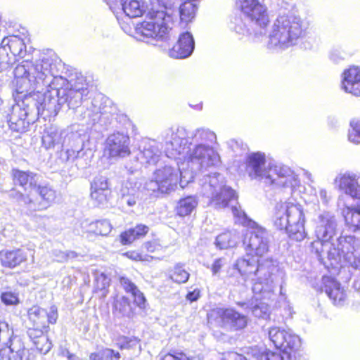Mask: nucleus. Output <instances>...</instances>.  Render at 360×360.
<instances>
[{
	"mask_svg": "<svg viewBox=\"0 0 360 360\" xmlns=\"http://www.w3.org/2000/svg\"><path fill=\"white\" fill-rule=\"evenodd\" d=\"M165 153L174 160L186 161L187 168L183 166L181 184L193 181L201 173L199 179L202 194L208 198L210 204L215 209L226 207L237 198L236 191L225 184L224 176L217 172H207V168L216 165L219 155L212 144L217 141L215 133L207 128L200 127L188 131L178 127L175 131L168 129L164 135Z\"/></svg>",
	"mask_w": 360,
	"mask_h": 360,
	"instance_id": "obj_1",
	"label": "nucleus"
},
{
	"mask_svg": "<svg viewBox=\"0 0 360 360\" xmlns=\"http://www.w3.org/2000/svg\"><path fill=\"white\" fill-rule=\"evenodd\" d=\"M316 240L310 244L311 252L316 255L326 269L348 265L360 270V238L354 236L338 234V223L330 212L320 213L315 220Z\"/></svg>",
	"mask_w": 360,
	"mask_h": 360,
	"instance_id": "obj_2",
	"label": "nucleus"
},
{
	"mask_svg": "<svg viewBox=\"0 0 360 360\" xmlns=\"http://www.w3.org/2000/svg\"><path fill=\"white\" fill-rule=\"evenodd\" d=\"M37 73L38 80L34 84L40 86L51 84L56 86L60 108L67 105L69 109L75 110L82 104L83 97L89 94L88 84L85 77L77 72H65L64 63L56 56H43L34 61L25 60L22 66L17 70V75L22 76L29 70Z\"/></svg>",
	"mask_w": 360,
	"mask_h": 360,
	"instance_id": "obj_3",
	"label": "nucleus"
},
{
	"mask_svg": "<svg viewBox=\"0 0 360 360\" xmlns=\"http://www.w3.org/2000/svg\"><path fill=\"white\" fill-rule=\"evenodd\" d=\"M248 252L238 258L226 272V281L231 285H243L252 276H256L252 290L262 298L269 297L274 288L275 273L278 271L276 262L271 259H258Z\"/></svg>",
	"mask_w": 360,
	"mask_h": 360,
	"instance_id": "obj_4",
	"label": "nucleus"
},
{
	"mask_svg": "<svg viewBox=\"0 0 360 360\" xmlns=\"http://www.w3.org/2000/svg\"><path fill=\"white\" fill-rule=\"evenodd\" d=\"M184 165V162H181L180 165L179 160L176 163V167L165 165L155 170L153 173L154 179L146 181L143 185L136 180L129 179L120 191L121 204L133 207L148 194L159 198L174 191L179 181L181 184V173ZM183 184L184 186L180 184L182 188L187 185L185 182Z\"/></svg>",
	"mask_w": 360,
	"mask_h": 360,
	"instance_id": "obj_5",
	"label": "nucleus"
},
{
	"mask_svg": "<svg viewBox=\"0 0 360 360\" xmlns=\"http://www.w3.org/2000/svg\"><path fill=\"white\" fill-rule=\"evenodd\" d=\"M24 60L14 69L13 73L15 82V92L23 94L25 98H30L36 101V116L41 115L44 117H55L58 115L60 104L58 97L56 86H43L39 87L34 85L35 80H38L37 73L34 74L30 68L22 76L17 75V70L22 66Z\"/></svg>",
	"mask_w": 360,
	"mask_h": 360,
	"instance_id": "obj_6",
	"label": "nucleus"
},
{
	"mask_svg": "<svg viewBox=\"0 0 360 360\" xmlns=\"http://www.w3.org/2000/svg\"><path fill=\"white\" fill-rule=\"evenodd\" d=\"M236 4L240 12L231 18L229 29L241 36L264 34L269 22L266 8L257 0H236Z\"/></svg>",
	"mask_w": 360,
	"mask_h": 360,
	"instance_id": "obj_7",
	"label": "nucleus"
},
{
	"mask_svg": "<svg viewBox=\"0 0 360 360\" xmlns=\"http://www.w3.org/2000/svg\"><path fill=\"white\" fill-rule=\"evenodd\" d=\"M307 26L298 15H279L274 22L269 35L270 49L285 50L298 44L306 34Z\"/></svg>",
	"mask_w": 360,
	"mask_h": 360,
	"instance_id": "obj_8",
	"label": "nucleus"
},
{
	"mask_svg": "<svg viewBox=\"0 0 360 360\" xmlns=\"http://www.w3.org/2000/svg\"><path fill=\"white\" fill-rule=\"evenodd\" d=\"M172 0L163 3L165 11L152 9L148 12L146 20L138 23L136 27V34L139 39L146 43L155 44L159 41H167L171 39L168 22L172 20V11L174 4Z\"/></svg>",
	"mask_w": 360,
	"mask_h": 360,
	"instance_id": "obj_9",
	"label": "nucleus"
},
{
	"mask_svg": "<svg viewBox=\"0 0 360 360\" xmlns=\"http://www.w3.org/2000/svg\"><path fill=\"white\" fill-rule=\"evenodd\" d=\"M304 214L302 205L291 202L276 204L274 224L277 229L284 230L289 237L301 241L306 237Z\"/></svg>",
	"mask_w": 360,
	"mask_h": 360,
	"instance_id": "obj_10",
	"label": "nucleus"
},
{
	"mask_svg": "<svg viewBox=\"0 0 360 360\" xmlns=\"http://www.w3.org/2000/svg\"><path fill=\"white\" fill-rule=\"evenodd\" d=\"M18 103L5 112L8 128L12 132L23 134L27 132L30 125L34 122L36 101L30 98H25L23 94L16 92Z\"/></svg>",
	"mask_w": 360,
	"mask_h": 360,
	"instance_id": "obj_11",
	"label": "nucleus"
},
{
	"mask_svg": "<svg viewBox=\"0 0 360 360\" xmlns=\"http://www.w3.org/2000/svg\"><path fill=\"white\" fill-rule=\"evenodd\" d=\"M271 235L263 226L250 221L244 236L243 245L250 254L262 257L269 251Z\"/></svg>",
	"mask_w": 360,
	"mask_h": 360,
	"instance_id": "obj_12",
	"label": "nucleus"
},
{
	"mask_svg": "<svg viewBox=\"0 0 360 360\" xmlns=\"http://www.w3.org/2000/svg\"><path fill=\"white\" fill-rule=\"evenodd\" d=\"M215 314L219 319V323L221 328L229 331H239L244 329L248 325V317L236 311L234 308H217L214 309L210 316Z\"/></svg>",
	"mask_w": 360,
	"mask_h": 360,
	"instance_id": "obj_13",
	"label": "nucleus"
},
{
	"mask_svg": "<svg viewBox=\"0 0 360 360\" xmlns=\"http://www.w3.org/2000/svg\"><path fill=\"white\" fill-rule=\"evenodd\" d=\"M269 165H266L265 154L261 152L251 153L246 158L245 170L252 179L262 180L266 182V178L272 179L269 173Z\"/></svg>",
	"mask_w": 360,
	"mask_h": 360,
	"instance_id": "obj_14",
	"label": "nucleus"
},
{
	"mask_svg": "<svg viewBox=\"0 0 360 360\" xmlns=\"http://www.w3.org/2000/svg\"><path fill=\"white\" fill-rule=\"evenodd\" d=\"M108 179L104 176H96L91 183V199L94 206L106 207L111 197Z\"/></svg>",
	"mask_w": 360,
	"mask_h": 360,
	"instance_id": "obj_15",
	"label": "nucleus"
},
{
	"mask_svg": "<svg viewBox=\"0 0 360 360\" xmlns=\"http://www.w3.org/2000/svg\"><path fill=\"white\" fill-rule=\"evenodd\" d=\"M338 188L352 199L360 200V174L346 172L335 179Z\"/></svg>",
	"mask_w": 360,
	"mask_h": 360,
	"instance_id": "obj_16",
	"label": "nucleus"
},
{
	"mask_svg": "<svg viewBox=\"0 0 360 360\" xmlns=\"http://www.w3.org/2000/svg\"><path fill=\"white\" fill-rule=\"evenodd\" d=\"M34 192L38 195L35 200L32 198L31 214L36 211L49 208L56 199V191L49 184H40Z\"/></svg>",
	"mask_w": 360,
	"mask_h": 360,
	"instance_id": "obj_17",
	"label": "nucleus"
},
{
	"mask_svg": "<svg viewBox=\"0 0 360 360\" xmlns=\"http://www.w3.org/2000/svg\"><path fill=\"white\" fill-rule=\"evenodd\" d=\"M322 291H324L333 304L338 307H342L347 300L346 290L341 284L330 276H323Z\"/></svg>",
	"mask_w": 360,
	"mask_h": 360,
	"instance_id": "obj_18",
	"label": "nucleus"
},
{
	"mask_svg": "<svg viewBox=\"0 0 360 360\" xmlns=\"http://www.w3.org/2000/svg\"><path fill=\"white\" fill-rule=\"evenodd\" d=\"M269 173L273 176V180L266 178V184H276L283 187H292L295 184L296 176L293 171L288 166L276 165L270 166Z\"/></svg>",
	"mask_w": 360,
	"mask_h": 360,
	"instance_id": "obj_19",
	"label": "nucleus"
},
{
	"mask_svg": "<svg viewBox=\"0 0 360 360\" xmlns=\"http://www.w3.org/2000/svg\"><path fill=\"white\" fill-rule=\"evenodd\" d=\"M96 101H86L85 105H80L74 110L75 118L83 124L94 125L105 115V112L101 111Z\"/></svg>",
	"mask_w": 360,
	"mask_h": 360,
	"instance_id": "obj_20",
	"label": "nucleus"
},
{
	"mask_svg": "<svg viewBox=\"0 0 360 360\" xmlns=\"http://www.w3.org/2000/svg\"><path fill=\"white\" fill-rule=\"evenodd\" d=\"M129 139L124 133H114L106 141V148L111 157H125L130 153Z\"/></svg>",
	"mask_w": 360,
	"mask_h": 360,
	"instance_id": "obj_21",
	"label": "nucleus"
},
{
	"mask_svg": "<svg viewBox=\"0 0 360 360\" xmlns=\"http://www.w3.org/2000/svg\"><path fill=\"white\" fill-rule=\"evenodd\" d=\"M195 49V41L192 34L188 31L180 34L178 41L169 50V55L174 58L189 57Z\"/></svg>",
	"mask_w": 360,
	"mask_h": 360,
	"instance_id": "obj_22",
	"label": "nucleus"
},
{
	"mask_svg": "<svg viewBox=\"0 0 360 360\" xmlns=\"http://www.w3.org/2000/svg\"><path fill=\"white\" fill-rule=\"evenodd\" d=\"M29 254L33 256L29 249L3 250L0 251V260L3 266L13 269L26 262Z\"/></svg>",
	"mask_w": 360,
	"mask_h": 360,
	"instance_id": "obj_23",
	"label": "nucleus"
},
{
	"mask_svg": "<svg viewBox=\"0 0 360 360\" xmlns=\"http://www.w3.org/2000/svg\"><path fill=\"white\" fill-rule=\"evenodd\" d=\"M342 89L355 96H360V68L351 66L342 73Z\"/></svg>",
	"mask_w": 360,
	"mask_h": 360,
	"instance_id": "obj_24",
	"label": "nucleus"
},
{
	"mask_svg": "<svg viewBox=\"0 0 360 360\" xmlns=\"http://www.w3.org/2000/svg\"><path fill=\"white\" fill-rule=\"evenodd\" d=\"M140 148L139 159L142 162L148 165L156 164L161 155L159 144L155 140L144 139L142 141Z\"/></svg>",
	"mask_w": 360,
	"mask_h": 360,
	"instance_id": "obj_25",
	"label": "nucleus"
},
{
	"mask_svg": "<svg viewBox=\"0 0 360 360\" xmlns=\"http://www.w3.org/2000/svg\"><path fill=\"white\" fill-rule=\"evenodd\" d=\"M1 44L7 47L8 51L11 52L10 56L13 57L14 61L16 60V57L22 58L27 55L26 45L22 39L16 36L8 38L1 34Z\"/></svg>",
	"mask_w": 360,
	"mask_h": 360,
	"instance_id": "obj_26",
	"label": "nucleus"
},
{
	"mask_svg": "<svg viewBox=\"0 0 360 360\" xmlns=\"http://www.w3.org/2000/svg\"><path fill=\"white\" fill-rule=\"evenodd\" d=\"M0 360H30L28 351L25 348L22 342L15 338L11 342L8 353L6 351L0 352Z\"/></svg>",
	"mask_w": 360,
	"mask_h": 360,
	"instance_id": "obj_27",
	"label": "nucleus"
},
{
	"mask_svg": "<svg viewBox=\"0 0 360 360\" xmlns=\"http://www.w3.org/2000/svg\"><path fill=\"white\" fill-rule=\"evenodd\" d=\"M80 131L81 130L75 129V126H73L70 132L64 134V144L70 146L73 153L77 152L76 158L79 156L86 139L85 134Z\"/></svg>",
	"mask_w": 360,
	"mask_h": 360,
	"instance_id": "obj_28",
	"label": "nucleus"
},
{
	"mask_svg": "<svg viewBox=\"0 0 360 360\" xmlns=\"http://www.w3.org/2000/svg\"><path fill=\"white\" fill-rule=\"evenodd\" d=\"M124 13L130 18L141 16L146 11L143 0H120Z\"/></svg>",
	"mask_w": 360,
	"mask_h": 360,
	"instance_id": "obj_29",
	"label": "nucleus"
},
{
	"mask_svg": "<svg viewBox=\"0 0 360 360\" xmlns=\"http://www.w3.org/2000/svg\"><path fill=\"white\" fill-rule=\"evenodd\" d=\"M239 239V232L236 230L227 231L217 236L215 244L219 249H228L235 247Z\"/></svg>",
	"mask_w": 360,
	"mask_h": 360,
	"instance_id": "obj_30",
	"label": "nucleus"
},
{
	"mask_svg": "<svg viewBox=\"0 0 360 360\" xmlns=\"http://www.w3.org/2000/svg\"><path fill=\"white\" fill-rule=\"evenodd\" d=\"M112 314L117 318H130L133 315V309L129 299L122 296L115 300L113 303Z\"/></svg>",
	"mask_w": 360,
	"mask_h": 360,
	"instance_id": "obj_31",
	"label": "nucleus"
},
{
	"mask_svg": "<svg viewBox=\"0 0 360 360\" xmlns=\"http://www.w3.org/2000/svg\"><path fill=\"white\" fill-rule=\"evenodd\" d=\"M29 320L32 322L33 326L37 328H47V311L38 306H33L27 311Z\"/></svg>",
	"mask_w": 360,
	"mask_h": 360,
	"instance_id": "obj_32",
	"label": "nucleus"
},
{
	"mask_svg": "<svg viewBox=\"0 0 360 360\" xmlns=\"http://www.w3.org/2000/svg\"><path fill=\"white\" fill-rule=\"evenodd\" d=\"M342 214L347 226L352 228L354 231L360 229V205L355 206H346Z\"/></svg>",
	"mask_w": 360,
	"mask_h": 360,
	"instance_id": "obj_33",
	"label": "nucleus"
},
{
	"mask_svg": "<svg viewBox=\"0 0 360 360\" xmlns=\"http://www.w3.org/2000/svg\"><path fill=\"white\" fill-rule=\"evenodd\" d=\"M195 1L188 0L180 5L179 7V13L180 17V23L186 25L194 18L197 11V4Z\"/></svg>",
	"mask_w": 360,
	"mask_h": 360,
	"instance_id": "obj_34",
	"label": "nucleus"
},
{
	"mask_svg": "<svg viewBox=\"0 0 360 360\" xmlns=\"http://www.w3.org/2000/svg\"><path fill=\"white\" fill-rule=\"evenodd\" d=\"M198 204L195 196L188 195L179 200L176 210L178 215L185 217L190 215Z\"/></svg>",
	"mask_w": 360,
	"mask_h": 360,
	"instance_id": "obj_35",
	"label": "nucleus"
},
{
	"mask_svg": "<svg viewBox=\"0 0 360 360\" xmlns=\"http://www.w3.org/2000/svg\"><path fill=\"white\" fill-rule=\"evenodd\" d=\"M65 131H53L48 132L42 137V143L46 148H51L56 146H63Z\"/></svg>",
	"mask_w": 360,
	"mask_h": 360,
	"instance_id": "obj_36",
	"label": "nucleus"
},
{
	"mask_svg": "<svg viewBox=\"0 0 360 360\" xmlns=\"http://www.w3.org/2000/svg\"><path fill=\"white\" fill-rule=\"evenodd\" d=\"M17 338L20 342H22L20 337L13 335V330L9 327L6 321H0V342H2L9 349H11V342Z\"/></svg>",
	"mask_w": 360,
	"mask_h": 360,
	"instance_id": "obj_37",
	"label": "nucleus"
},
{
	"mask_svg": "<svg viewBox=\"0 0 360 360\" xmlns=\"http://www.w3.org/2000/svg\"><path fill=\"white\" fill-rule=\"evenodd\" d=\"M288 330L284 329H281L279 327H271L269 330V340L272 342L275 347L279 349L280 347H285L284 345V340L285 335H286V333Z\"/></svg>",
	"mask_w": 360,
	"mask_h": 360,
	"instance_id": "obj_38",
	"label": "nucleus"
},
{
	"mask_svg": "<svg viewBox=\"0 0 360 360\" xmlns=\"http://www.w3.org/2000/svg\"><path fill=\"white\" fill-rule=\"evenodd\" d=\"M89 228L96 235L107 236L111 232L112 226L108 220L101 219L91 223Z\"/></svg>",
	"mask_w": 360,
	"mask_h": 360,
	"instance_id": "obj_39",
	"label": "nucleus"
},
{
	"mask_svg": "<svg viewBox=\"0 0 360 360\" xmlns=\"http://www.w3.org/2000/svg\"><path fill=\"white\" fill-rule=\"evenodd\" d=\"M250 309L252 315L258 319H267L270 315V307L264 302H257L251 304Z\"/></svg>",
	"mask_w": 360,
	"mask_h": 360,
	"instance_id": "obj_40",
	"label": "nucleus"
},
{
	"mask_svg": "<svg viewBox=\"0 0 360 360\" xmlns=\"http://www.w3.org/2000/svg\"><path fill=\"white\" fill-rule=\"evenodd\" d=\"M285 336L283 345L285 347H280V350L285 353H288L289 351L297 349L300 346V338L298 335L288 330Z\"/></svg>",
	"mask_w": 360,
	"mask_h": 360,
	"instance_id": "obj_41",
	"label": "nucleus"
},
{
	"mask_svg": "<svg viewBox=\"0 0 360 360\" xmlns=\"http://www.w3.org/2000/svg\"><path fill=\"white\" fill-rule=\"evenodd\" d=\"M348 140L354 144H360V119L353 118L349 122Z\"/></svg>",
	"mask_w": 360,
	"mask_h": 360,
	"instance_id": "obj_42",
	"label": "nucleus"
},
{
	"mask_svg": "<svg viewBox=\"0 0 360 360\" xmlns=\"http://www.w3.org/2000/svg\"><path fill=\"white\" fill-rule=\"evenodd\" d=\"M190 274L183 268V265L177 264L169 275L172 281L177 283H184L188 281Z\"/></svg>",
	"mask_w": 360,
	"mask_h": 360,
	"instance_id": "obj_43",
	"label": "nucleus"
},
{
	"mask_svg": "<svg viewBox=\"0 0 360 360\" xmlns=\"http://www.w3.org/2000/svg\"><path fill=\"white\" fill-rule=\"evenodd\" d=\"M9 197L24 205L27 210L31 213V207L32 205H31L32 198L30 195H25L15 189H12L10 191Z\"/></svg>",
	"mask_w": 360,
	"mask_h": 360,
	"instance_id": "obj_44",
	"label": "nucleus"
},
{
	"mask_svg": "<svg viewBox=\"0 0 360 360\" xmlns=\"http://www.w3.org/2000/svg\"><path fill=\"white\" fill-rule=\"evenodd\" d=\"M15 61L11 57L6 46L1 43L0 45V72L7 70Z\"/></svg>",
	"mask_w": 360,
	"mask_h": 360,
	"instance_id": "obj_45",
	"label": "nucleus"
},
{
	"mask_svg": "<svg viewBox=\"0 0 360 360\" xmlns=\"http://www.w3.org/2000/svg\"><path fill=\"white\" fill-rule=\"evenodd\" d=\"M110 278L104 273H97L95 277V285L96 290L102 292V295H106V289L109 287Z\"/></svg>",
	"mask_w": 360,
	"mask_h": 360,
	"instance_id": "obj_46",
	"label": "nucleus"
},
{
	"mask_svg": "<svg viewBox=\"0 0 360 360\" xmlns=\"http://www.w3.org/2000/svg\"><path fill=\"white\" fill-rule=\"evenodd\" d=\"M29 171H22L14 168L11 170V176L15 185H18L22 188H26V182L27 181V175Z\"/></svg>",
	"mask_w": 360,
	"mask_h": 360,
	"instance_id": "obj_47",
	"label": "nucleus"
},
{
	"mask_svg": "<svg viewBox=\"0 0 360 360\" xmlns=\"http://www.w3.org/2000/svg\"><path fill=\"white\" fill-rule=\"evenodd\" d=\"M231 211L238 223L249 227V223L252 221L248 217L246 213L241 209L240 206L233 205Z\"/></svg>",
	"mask_w": 360,
	"mask_h": 360,
	"instance_id": "obj_48",
	"label": "nucleus"
},
{
	"mask_svg": "<svg viewBox=\"0 0 360 360\" xmlns=\"http://www.w3.org/2000/svg\"><path fill=\"white\" fill-rule=\"evenodd\" d=\"M119 281L120 285L127 293L133 295L134 292L139 290V288L136 286V285L127 276H120Z\"/></svg>",
	"mask_w": 360,
	"mask_h": 360,
	"instance_id": "obj_49",
	"label": "nucleus"
},
{
	"mask_svg": "<svg viewBox=\"0 0 360 360\" xmlns=\"http://www.w3.org/2000/svg\"><path fill=\"white\" fill-rule=\"evenodd\" d=\"M41 176L37 173L29 171L27 175V181L26 182V188H23L25 191H35L37 186L40 184Z\"/></svg>",
	"mask_w": 360,
	"mask_h": 360,
	"instance_id": "obj_50",
	"label": "nucleus"
},
{
	"mask_svg": "<svg viewBox=\"0 0 360 360\" xmlns=\"http://www.w3.org/2000/svg\"><path fill=\"white\" fill-rule=\"evenodd\" d=\"M348 54L340 47L333 48L329 53V58L334 63H339L344 60Z\"/></svg>",
	"mask_w": 360,
	"mask_h": 360,
	"instance_id": "obj_51",
	"label": "nucleus"
},
{
	"mask_svg": "<svg viewBox=\"0 0 360 360\" xmlns=\"http://www.w3.org/2000/svg\"><path fill=\"white\" fill-rule=\"evenodd\" d=\"M1 300L6 305H15L19 303L18 295L13 292H3L1 295Z\"/></svg>",
	"mask_w": 360,
	"mask_h": 360,
	"instance_id": "obj_52",
	"label": "nucleus"
},
{
	"mask_svg": "<svg viewBox=\"0 0 360 360\" xmlns=\"http://www.w3.org/2000/svg\"><path fill=\"white\" fill-rule=\"evenodd\" d=\"M120 358L121 355L119 352L110 348H104L101 349L102 360H119Z\"/></svg>",
	"mask_w": 360,
	"mask_h": 360,
	"instance_id": "obj_53",
	"label": "nucleus"
},
{
	"mask_svg": "<svg viewBox=\"0 0 360 360\" xmlns=\"http://www.w3.org/2000/svg\"><path fill=\"white\" fill-rule=\"evenodd\" d=\"M131 296L134 298V304L139 308L143 309L146 307V298L144 294L139 289Z\"/></svg>",
	"mask_w": 360,
	"mask_h": 360,
	"instance_id": "obj_54",
	"label": "nucleus"
},
{
	"mask_svg": "<svg viewBox=\"0 0 360 360\" xmlns=\"http://www.w3.org/2000/svg\"><path fill=\"white\" fill-rule=\"evenodd\" d=\"M226 264V259L223 257L214 259L211 265V271L213 276H218L222 267Z\"/></svg>",
	"mask_w": 360,
	"mask_h": 360,
	"instance_id": "obj_55",
	"label": "nucleus"
},
{
	"mask_svg": "<svg viewBox=\"0 0 360 360\" xmlns=\"http://www.w3.org/2000/svg\"><path fill=\"white\" fill-rule=\"evenodd\" d=\"M162 360H191L185 353L182 352H174L165 355Z\"/></svg>",
	"mask_w": 360,
	"mask_h": 360,
	"instance_id": "obj_56",
	"label": "nucleus"
},
{
	"mask_svg": "<svg viewBox=\"0 0 360 360\" xmlns=\"http://www.w3.org/2000/svg\"><path fill=\"white\" fill-rule=\"evenodd\" d=\"M134 233L135 238H139L144 236L149 231V228L144 224H138L134 228L129 229Z\"/></svg>",
	"mask_w": 360,
	"mask_h": 360,
	"instance_id": "obj_57",
	"label": "nucleus"
},
{
	"mask_svg": "<svg viewBox=\"0 0 360 360\" xmlns=\"http://www.w3.org/2000/svg\"><path fill=\"white\" fill-rule=\"evenodd\" d=\"M259 360H283V357L278 352L265 351L261 354Z\"/></svg>",
	"mask_w": 360,
	"mask_h": 360,
	"instance_id": "obj_58",
	"label": "nucleus"
},
{
	"mask_svg": "<svg viewBox=\"0 0 360 360\" xmlns=\"http://www.w3.org/2000/svg\"><path fill=\"white\" fill-rule=\"evenodd\" d=\"M58 309L56 306H51L49 309V311H47V328L49 327V324H54L56 323L58 319Z\"/></svg>",
	"mask_w": 360,
	"mask_h": 360,
	"instance_id": "obj_59",
	"label": "nucleus"
},
{
	"mask_svg": "<svg viewBox=\"0 0 360 360\" xmlns=\"http://www.w3.org/2000/svg\"><path fill=\"white\" fill-rule=\"evenodd\" d=\"M136 239L134 233L129 229L120 234V241L123 245L130 244Z\"/></svg>",
	"mask_w": 360,
	"mask_h": 360,
	"instance_id": "obj_60",
	"label": "nucleus"
},
{
	"mask_svg": "<svg viewBox=\"0 0 360 360\" xmlns=\"http://www.w3.org/2000/svg\"><path fill=\"white\" fill-rule=\"evenodd\" d=\"M223 360H244V356L235 352H229L224 355Z\"/></svg>",
	"mask_w": 360,
	"mask_h": 360,
	"instance_id": "obj_61",
	"label": "nucleus"
},
{
	"mask_svg": "<svg viewBox=\"0 0 360 360\" xmlns=\"http://www.w3.org/2000/svg\"><path fill=\"white\" fill-rule=\"evenodd\" d=\"M35 328H34V329H29V330L27 331L28 335L31 338L39 337V338H41L43 339H45L44 337L41 336L42 334H43V330L44 328H37V327H35Z\"/></svg>",
	"mask_w": 360,
	"mask_h": 360,
	"instance_id": "obj_62",
	"label": "nucleus"
},
{
	"mask_svg": "<svg viewBox=\"0 0 360 360\" xmlns=\"http://www.w3.org/2000/svg\"><path fill=\"white\" fill-rule=\"evenodd\" d=\"M200 297V291L198 290H194L189 291L186 295V299L191 302H195Z\"/></svg>",
	"mask_w": 360,
	"mask_h": 360,
	"instance_id": "obj_63",
	"label": "nucleus"
},
{
	"mask_svg": "<svg viewBox=\"0 0 360 360\" xmlns=\"http://www.w3.org/2000/svg\"><path fill=\"white\" fill-rule=\"evenodd\" d=\"M319 196L322 201L323 204H328L330 197L328 195L327 191L325 189H321L319 193Z\"/></svg>",
	"mask_w": 360,
	"mask_h": 360,
	"instance_id": "obj_64",
	"label": "nucleus"
}]
</instances>
